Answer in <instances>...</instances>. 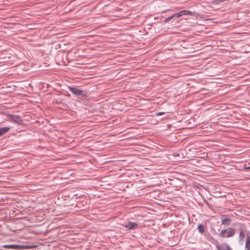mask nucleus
<instances>
[{"label": "nucleus", "instance_id": "nucleus-1", "mask_svg": "<svg viewBox=\"0 0 250 250\" xmlns=\"http://www.w3.org/2000/svg\"><path fill=\"white\" fill-rule=\"evenodd\" d=\"M68 89L76 96H82L83 97H87V95L84 91L77 88L76 87L68 86Z\"/></svg>", "mask_w": 250, "mask_h": 250}, {"label": "nucleus", "instance_id": "nucleus-2", "mask_svg": "<svg viewBox=\"0 0 250 250\" xmlns=\"http://www.w3.org/2000/svg\"><path fill=\"white\" fill-rule=\"evenodd\" d=\"M6 117L9 119L8 121L15 123L18 125H21L23 124V120L20 116L18 115L7 114L6 115Z\"/></svg>", "mask_w": 250, "mask_h": 250}, {"label": "nucleus", "instance_id": "nucleus-3", "mask_svg": "<svg viewBox=\"0 0 250 250\" xmlns=\"http://www.w3.org/2000/svg\"><path fill=\"white\" fill-rule=\"evenodd\" d=\"M3 247L6 249H12L15 250H24L26 249H30L31 247V246L19 245H4Z\"/></svg>", "mask_w": 250, "mask_h": 250}, {"label": "nucleus", "instance_id": "nucleus-4", "mask_svg": "<svg viewBox=\"0 0 250 250\" xmlns=\"http://www.w3.org/2000/svg\"><path fill=\"white\" fill-rule=\"evenodd\" d=\"M231 222L230 218L227 215H223L221 217V224L223 225L229 226Z\"/></svg>", "mask_w": 250, "mask_h": 250}, {"label": "nucleus", "instance_id": "nucleus-5", "mask_svg": "<svg viewBox=\"0 0 250 250\" xmlns=\"http://www.w3.org/2000/svg\"><path fill=\"white\" fill-rule=\"evenodd\" d=\"M138 224L135 222H128L124 227L128 229L134 230L138 228Z\"/></svg>", "mask_w": 250, "mask_h": 250}, {"label": "nucleus", "instance_id": "nucleus-6", "mask_svg": "<svg viewBox=\"0 0 250 250\" xmlns=\"http://www.w3.org/2000/svg\"><path fill=\"white\" fill-rule=\"evenodd\" d=\"M240 228L239 229V238L240 239V240H242L245 238V233L244 232V229L245 228V226L243 224H240Z\"/></svg>", "mask_w": 250, "mask_h": 250}, {"label": "nucleus", "instance_id": "nucleus-7", "mask_svg": "<svg viewBox=\"0 0 250 250\" xmlns=\"http://www.w3.org/2000/svg\"><path fill=\"white\" fill-rule=\"evenodd\" d=\"M11 129V127H4L0 128V137L6 134Z\"/></svg>", "mask_w": 250, "mask_h": 250}, {"label": "nucleus", "instance_id": "nucleus-8", "mask_svg": "<svg viewBox=\"0 0 250 250\" xmlns=\"http://www.w3.org/2000/svg\"><path fill=\"white\" fill-rule=\"evenodd\" d=\"M245 250H250V236L247 235L245 243Z\"/></svg>", "mask_w": 250, "mask_h": 250}, {"label": "nucleus", "instance_id": "nucleus-9", "mask_svg": "<svg viewBox=\"0 0 250 250\" xmlns=\"http://www.w3.org/2000/svg\"><path fill=\"white\" fill-rule=\"evenodd\" d=\"M181 17L183 15H190L193 16V13L188 10H184L179 12Z\"/></svg>", "mask_w": 250, "mask_h": 250}, {"label": "nucleus", "instance_id": "nucleus-10", "mask_svg": "<svg viewBox=\"0 0 250 250\" xmlns=\"http://www.w3.org/2000/svg\"><path fill=\"white\" fill-rule=\"evenodd\" d=\"M235 234V229L233 228H230L229 229V231L227 237H230L233 236Z\"/></svg>", "mask_w": 250, "mask_h": 250}, {"label": "nucleus", "instance_id": "nucleus-11", "mask_svg": "<svg viewBox=\"0 0 250 250\" xmlns=\"http://www.w3.org/2000/svg\"><path fill=\"white\" fill-rule=\"evenodd\" d=\"M198 229L199 232L201 234H203L205 232V227L202 224L198 225Z\"/></svg>", "mask_w": 250, "mask_h": 250}, {"label": "nucleus", "instance_id": "nucleus-12", "mask_svg": "<svg viewBox=\"0 0 250 250\" xmlns=\"http://www.w3.org/2000/svg\"><path fill=\"white\" fill-rule=\"evenodd\" d=\"M226 244H225L223 246H217V250H226Z\"/></svg>", "mask_w": 250, "mask_h": 250}, {"label": "nucleus", "instance_id": "nucleus-13", "mask_svg": "<svg viewBox=\"0 0 250 250\" xmlns=\"http://www.w3.org/2000/svg\"><path fill=\"white\" fill-rule=\"evenodd\" d=\"M171 16L172 18H177L181 17L179 12L178 13H175L172 15Z\"/></svg>", "mask_w": 250, "mask_h": 250}, {"label": "nucleus", "instance_id": "nucleus-14", "mask_svg": "<svg viewBox=\"0 0 250 250\" xmlns=\"http://www.w3.org/2000/svg\"><path fill=\"white\" fill-rule=\"evenodd\" d=\"M172 19H173L172 17V16H170L167 17V18H166L165 19V20L164 21V23H167V22L170 21Z\"/></svg>", "mask_w": 250, "mask_h": 250}, {"label": "nucleus", "instance_id": "nucleus-15", "mask_svg": "<svg viewBox=\"0 0 250 250\" xmlns=\"http://www.w3.org/2000/svg\"><path fill=\"white\" fill-rule=\"evenodd\" d=\"M227 229H225L224 230H222L220 233V236H222V237H224V234H225V233L227 232Z\"/></svg>", "mask_w": 250, "mask_h": 250}, {"label": "nucleus", "instance_id": "nucleus-16", "mask_svg": "<svg viewBox=\"0 0 250 250\" xmlns=\"http://www.w3.org/2000/svg\"><path fill=\"white\" fill-rule=\"evenodd\" d=\"M226 250H232V249L228 244H226Z\"/></svg>", "mask_w": 250, "mask_h": 250}, {"label": "nucleus", "instance_id": "nucleus-17", "mask_svg": "<svg viewBox=\"0 0 250 250\" xmlns=\"http://www.w3.org/2000/svg\"><path fill=\"white\" fill-rule=\"evenodd\" d=\"M164 114H165V112H158L156 114L158 116H161V115H164Z\"/></svg>", "mask_w": 250, "mask_h": 250}, {"label": "nucleus", "instance_id": "nucleus-18", "mask_svg": "<svg viewBox=\"0 0 250 250\" xmlns=\"http://www.w3.org/2000/svg\"><path fill=\"white\" fill-rule=\"evenodd\" d=\"M247 169H250V167L247 168Z\"/></svg>", "mask_w": 250, "mask_h": 250}]
</instances>
